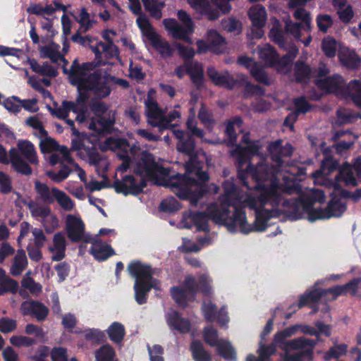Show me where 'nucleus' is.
<instances>
[{
	"instance_id": "obj_1",
	"label": "nucleus",
	"mask_w": 361,
	"mask_h": 361,
	"mask_svg": "<svg viewBox=\"0 0 361 361\" xmlns=\"http://www.w3.org/2000/svg\"><path fill=\"white\" fill-rule=\"evenodd\" d=\"M249 176L255 181L253 192H241L232 181L227 180L223 185L224 192L220 199V206H209L207 214L195 213V226L198 231H208L212 219L224 225L230 232L247 234L264 231L269 219L282 214L302 212L309 221L314 222L339 217L346 209L345 203L335 197L326 209L314 208V202L324 201L323 191L298 184L292 186L288 180L291 178L263 162L255 167L249 165L245 173H238L242 183L251 189L246 181Z\"/></svg>"
},
{
	"instance_id": "obj_2",
	"label": "nucleus",
	"mask_w": 361,
	"mask_h": 361,
	"mask_svg": "<svg viewBox=\"0 0 361 361\" xmlns=\"http://www.w3.org/2000/svg\"><path fill=\"white\" fill-rule=\"evenodd\" d=\"M118 156L123 161L117 169L118 172H125L132 165L134 171L140 176L139 180L133 176H126L121 180L115 181L114 186L118 193L137 195L149 180L158 185L169 188L179 198L189 200L192 204L196 205L206 191L204 184L201 182L207 180L208 176L201 170L195 157H190L185 175L171 176L169 169L155 161L151 154L137 147L118 153Z\"/></svg>"
},
{
	"instance_id": "obj_3",
	"label": "nucleus",
	"mask_w": 361,
	"mask_h": 361,
	"mask_svg": "<svg viewBox=\"0 0 361 361\" xmlns=\"http://www.w3.org/2000/svg\"><path fill=\"white\" fill-rule=\"evenodd\" d=\"M92 68L90 63L79 64L75 60L71 66L69 73L70 82L76 86L78 97L75 102L63 101L60 106L49 108L51 114L59 118L65 119L68 113L73 111L76 114V121L97 134L109 130L113 121H104L102 116L105 114L106 106L104 103L96 101L92 104L91 109L96 116L97 121L87 116L85 102L91 94L98 97H105L110 94L108 85L109 77L99 75L97 73L91 74L88 71Z\"/></svg>"
},
{
	"instance_id": "obj_4",
	"label": "nucleus",
	"mask_w": 361,
	"mask_h": 361,
	"mask_svg": "<svg viewBox=\"0 0 361 361\" xmlns=\"http://www.w3.org/2000/svg\"><path fill=\"white\" fill-rule=\"evenodd\" d=\"M298 333L317 336V330L309 326L295 324L288 326L275 334L273 345L266 347L261 341L258 349L259 357L257 358L250 355L246 361H269V357L275 353L276 346L284 351L281 355V361H303L304 357L312 352L316 343L305 337L288 340V338Z\"/></svg>"
},
{
	"instance_id": "obj_5",
	"label": "nucleus",
	"mask_w": 361,
	"mask_h": 361,
	"mask_svg": "<svg viewBox=\"0 0 361 361\" xmlns=\"http://www.w3.org/2000/svg\"><path fill=\"white\" fill-rule=\"evenodd\" d=\"M129 274L135 279V298L140 305L146 302L147 295L151 288L159 289V282L152 277L151 268L140 262H133L128 266Z\"/></svg>"
},
{
	"instance_id": "obj_6",
	"label": "nucleus",
	"mask_w": 361,
	"mask_h": 361,
	"mask_svg": "<svg viewBox=\"0 0 361 361\" xmlns=\"http://www.w3.org/2000/svg\"><path fill=\"white\" fill-rule=\"evenodd\" d=\"M212 280L210 277L204 274L200 276L197 283L195 279L192 276H187L183 286L171 288V293L176 302L180 307H186L189 302L195 299V295L199 290L204 294H209L212 292L210 286Z\"/></svg>"
},
{
	"instance_id": "obj_7",
	"label": "nucleus",
	"mask_w": 361,
	"mask_h": 361,
	"mask_svg": "<svg viewBox=\"0 0 361 361\" xmlns=\"http://www.w3.org/2000/svg\"><path fill=\"white\" fill-rule=\"evenodd\" d=\"M10 163L12 167L19 173L25 175L32 173V169L23 159L22 156L31 164L37 165L39 159L33 144L26 140L18 141L17 147L9 150Z\"/></svg>"
},
{
	"instance_id": "obj_8",
	"label": "nucleus",
	"mask_w": 361,
	"mask_h": 361,
	"mask_svg": "<svg viewBox=\"0 0 361 361\" xmlns=\"http://www.w3.org/2000/svg\"><path fill=\"white\" fill-rule=\"evenodd\" d=\"M259 59L268 67L274 68L278 72L286 74L290 71L291 62L298 53V49L290 45L288 54L279 59L278 54L269 44H264L257 48Z\"/></svg>"
},
{
	"instance_id": "obj_9",
	"label": "nucleus",
	"mask_w": 361,
	"mask_h": 361,
	"mask_svg": "<svg viewBox=\"0 0 361 361\" xmlns=\"http://www.w3.org/2000/svg\"><path fill=\"white\" fill-rule=\"evenodd\" d=\"M145 111L149 124L161 130L175 126L176 123H171L180 117V114L178 111H173L166 116L157 104L150 99L145 102Z\"/></svg>"
},
{
	"instance_id": "obj_10",
	"label": "nucleus",
	"mask_w": 361,
	"mask_h": 361,
	"mask_svg": "<svg viewBox=\"0 0 361 361\" xmlns=\"http://www.w3.org/2000/svg\"><path fill=\"white\" fill-rule=\"evenodd\" d=\"M178 18L182 22L180 25L175 19L169 18L164 20L165 28L177 39H181L183 41L191 44V39L189 35L194 31L193 23L190 16L184 11L178 12Z\"/></svg>"
},
{
	"instance_id": "obj_11",
	"label": "nucleus",
	"mask_w": 361,
	"mask_h": 361,
	"mask_svg": "<svg viewBox=\"0 0 361 361\" xmlns=\"http://www.w3.org/2000/svg\"><path fill=\"white\" fill-rule=\"evenodd\" d=\"M207 73L212 81L217 85H222L228 88L235 87L238 84L244 87L247 92L261 93L262 90L258 86L250 84L246 77L242 74H238L234 79L228 73H220L213 68H209Z\"/></svg>"
},
{
	"instance_id": "obj_12",
	"label": "nucleus",
	"mask_w": 361,
	"mask_h": 361,
	"mask_svg": "<svg viewBox=\"0 0 361 361\" xmlns=\"http://www.w3.org/2000/svg\"><path fill=\"white\" fill-rule=\"evenodd\" d=\"M136 23L141 30L142 36L162 56L171 55L170 45L155 32L146 16H140L137 18Z\"/></svg>"
},
{
	"instance_id": "obj_13",
	"label": "nucleus",
	"mask_w": 361,
	"mask_h": 361,
	"mask_svg": "<svg viewBox=\"0 0 361 361\" xmlns=\"http://www.w3.org/2000/svg\"><path fill=\"white\" fill-rule=\"evenodd\" d=\"M91 48L95 55V62L94 63L90 62L92 64V68L88 72L91 74L97 73L99 75H100L102 76H107L109 77V81L111 79L109 75L102 74L100 70L96 71H92L93 68L97 65H114L117 61L120 62V59L118 57V51L116 46L114 44H105L103 42H99L97 44L96 47H92Z\"/></svg>"
},
{
	"instance_id": "obj_14",
	"label": "nucleus",
	"mask_w": 361,
	"mask_h": 361,
	"mask_svg": "<svg viewBox=\"0 0 361 361\" xmlns=\"http://www.w3.org/2000/svg\"><path fill=\"white\" fill-rule=\"evenodd\" d=\"M27 207L32 216L40 221L47 232L51 233L59 227V219L49 207L30 202Z\"/></svg>"
},
{
	"instance_id": "obj_15",
	"label": "nucleus",
	"mask_w": 361,
	"mask_h": 361,
	"mask_svg": "<svg viewBox=\"0 0 361 361\" xmlns=\"http://www.w3.org/2000/svg\"><path fill=\"white\" fill-rule=\"evenodd\" d=\"M203 337L205 342L212 347H216L219 354L226 360H233L235 352L231 344L225 340L219 339L217 331L212 326L204 329Z\"/></svg>"
},
{
	"instance_id": "obj_16",
	"label": "nucleus",
	"mask_w": 361,
	"mask_h": 361,
	"mask_svg": "<svg viewBox=\"0 0 361 361\" xmlns=\"http://www.w3.org/2000/svg\"><path fill=\"white\" fill-rule=\"evenodd\" d=\"M39 147L41 152L44 154H50L49 161L51 165L54 166L57 164H63L66 157L70 154L67 147L59 146L55 140L51 137H43L40 138Z\"/></svg>"
},
{
	"instance_id": "obj_17",
	"label": "nucleus",
	"mask_w": 361,
	"mask_h": 361,
	"mask_svg": "<svg viewBox=\"0 0 361 361\" xmlns=\"http://www.w3.org/2000/svg\"><path fill=\"white\" fill-rule=\"evenodd\" d=\"M61 166L62 168L59 172L56 173L52 171H47L46 175L52 181L61 183L68 177L71 172L76 171L78 172V176L80 179L85 184L87 180H85V171L73 161L71 156L65 158L64 162Z\"/></svg>"
},
{
	"instance_id": "obj_18",
	"label": "nucleus",
	"mask_w": 361,
	"mask_h": 361,
	"mask_svg": "<svg viewBox=\"0 0 361 361\" xmlns=\"http://www.w3.org/2000/svg\"><path fill=\"white\" fill-rule=\"evenodd\" d=\"M248 15L252 24L251 37L257 39L262 37L264 35L262 27H264L267 18L264 7L260 5L255 6L250 9Z\"/></svg>"
},
{
	"instance_id": "obj_19",
	"label": "nucleus",
	"mask_w": 361,
	"mask_h": 361,
	"mask_svg": "<svg viewBox=\"0 0 361 361\" xmlns=\"http://www.w3.org/2000/svg\"><path fill=\"white\" fill-rule=\"evenodd\" d=\"M202 310L204 319L209 322L216 321L222 327L226 326L229 322V317L224 307L217 312L214 304L211 301H205Z\"/></svg>"
},
{
	"instance_id": "obj_20",
	"label": "nucleus",
	"mask_w": 361,
	"mask_h": 361,
	"mask_svg": "<svg viewBox=\"0 0 361 361\" xmlns=\"http://www.w3.org/2000/svg\"><path fill=\"white\" fill-rule=\"evenodd\" d=\"M243 142L245 146L238 147L237 149L238 159H239V167L243 169L244 162L246 161L247 158L250 156H257L262 157V152L264 146L259 142H250L247 135H245L243 137Z\"/></svg>"
},
{
	"instance_id": "obj_21",
	"label": "nucleus",
	"mask_w": 361,
	"mask_h": 361,
	"mask_svg": "<svg viewBox=\"0 0 361 361\" xmlns=\"http://www.w3.org/2000/svg\"><path fill=\"white\" fill-rule=\"evenodd\" d=\"M66 231L72 241H79L83 239L85 225L82 219L76 215L69 214L66 218Z\"/></svg>"
},
{
	"instance_id": "obj_22",
	"label": "nucleus",
	"mask_w": 361,
	"mask_h": 361,
	"mask_svg": "<svg viewBox=\"0 0 361 361\" xmlns=\"http://www.w3.org/2000/svg\"><path fill=\"white\" fill-rule=\"evenodd\" d=\"M208 43L203 40L197 42V51L199 53H204L211 51L215 53H220L222 51V47L224 44V39L214 30H211L207 35Z\"/></svg>"
},
{
	"instance_id": "obj_23",
	"label": "nucleus",
	"mask_w": 361,
	"mask_h": 361,
	"mask_svg": "<svg viewBox=\"0 0 361 361\" xmlns=\"http://www.w3.org/2000/svg\"><path fill=\"white\" fill-rule=\"evenodd\" d=\"M186 73L190 75L197 87H200L203 83V71L201 65L197 63H190L180 66L176 70V73L180 78H183Z\"/></svg>"
},
{
	"instance_id": "obj_24",
	"label": "nucleus",
	"mask_w": 361,
	"mask_h": 361,
	"mask_svg": "<svg viewBox=\"0 0 361 361\" xmlns=\"http://www.w3.org/2000/svg\"><path fill=\"white\" fill-rule=\"evenodd\" d=\"M20 311L24 315L35 317L38 321L44 320L48 313V308L43 304L35 301H25L21 304Z\"/></svg>"
},
{
	"instance_id": "obj_25",
	"label": "nucleus",
	"mask_w": 361,
	"mask_h": 361,
	"mask_svg": "<svg viewBox=\"0 0 361 361\" xmlns=\"http://www.w3.org/2000/svg\"><path fill=\"white\" fill-rule=\"evenodd\" d=\"M85 241L92 243L91 254L97 260H105L114 254L113 249L106 243L99 239L98 236L85 239Z\"/></svg>"
},
{
	"instance_id": "obj_26",
	"label": "nucleus",
	"mask_w": 361,
	"mask_h": 361,
	"mask_svg": "<svg viewBox=\"0 0 361 361\" xmlns=\"http://www.w3.org/2000/svg\"><path fill=\"white\" fill-rule=\"evenodd\" d=\"M238 63L241 66L248 68L252 75L259 82L269 83V79L264 69L261 68L252 59L247 56H240Z\"/></svg>"
},
{
	"instance_id": "obj_27",
	"label": "nucleus",
	"mask_w": 361,
	"mask_h": 361,
	"mask_svg": "<svg viewBox=\"0 0 361 361\" xmlns=\"http://www.w3.org/2000/svg\"><path fill=\"white\" fill-rule=\"evenodd\" d=\"M265 148L269 150L272 159L279 165L281 164V158L282 157H289L293 152V147L289 144H286L282 147L281 140H277L269 146L265 147Z\"/></svg>"
},
{
	"instance_id": "obj_28",
	"label": "nucleus",
	"mask_w": 361,
	"mask_h": 361,
	"mask_svg": "<svg viewBox=\"0 0 361 361\" xmlns=\"http://www.w3.org/2000/svg\"><path fill=\"white\" fill-rule=\"evenodd\" d=\"M295 72L297 80L302 82L305 80L306 78H310L312 76H324L329 73V70L325 65L321 64L317 73H312L307 66L302 63H298L295 66Z\"/></svg>"
},
{
	"instance_id": "obj_29",
	"label": "nucleus",
	"mask_w": 361,
	"mask_h": 361,
	"mask_svg": "<svg viewBox=\"0 0 361 361\" xmlns=\"http://www.w3.org/2000/svg\"><path fill=\"white\" fill-rule=\"evenodd\" d=\"M338 59L341 63L348 68H356L360 64V59L354 51L348 47H340L338 50Z\"/></svg>"
},
{
	"instance_id": "obj_30",
	"label": "nucleus",
	"mask_w": 361,
	"mask_h": 361,
	"mask_svg": "<svg viewBox=\"0 0 361 361\" xmlns=\"http://www.w3.org/2000/svg\"><path fill=\"white\" fill-rule=\"evenodd\" d=\"M35 188L39 199L42 201L47 204H52L54 202L56 193L59 190L58 188L55 187L49 188L45 183H41L38 180L35 183Z\"/></svg>"
},
{
	"instance_id": "obj_31",
	"label": "nucleus",
	"mask_w": 361,
	"mask_h": 361,
	"mask_svg": "<svg viewBox=\"0 0 361 361\" xmlns=\"http://www.w3.org/2000/svg\"><path fill=\"white\" fill-rule=\"evenodd\" d=\"M166 322L171 328L181 333L189 331L190 328L189 321L180 317L178 314L174 310H171L167 313Z\"/></svg>"
},
{
	"instance_id": "obj_32",
	"label": "nucleus",
	"mask_w": 361,
	"mask_h": 361,
	"mask_svg": "<svg viewBox=\"0 0 361 361\" xmlns=\"http://www.w3.org/2000/svg\"><path fill=\"white\" fill-rule=\"evenodd\" d=\"M336 168V162L331 159H326L322 161L320 170L312 174L316 184H326V177Z\"/></svg>"
},
{
	"instance_id": "obj_33",
	"label": "nucleus",
	"mask_w": 361,
	"mask_h": 361,
	"mask_svg": "<svg viewBox=\"0 0 361 361\" xmlns=\"http://www.w3.org/2000/svg\"><path fill=\"white\" fill-rule=\"evenodd\" d=\"M173 133L178 140L177 149L179 152L190 155L195 147L193 140L183 130L174 129L173 130Z\"/></svg>"
},
{
	"instance_id": "obj_34",
	"label": "nucleus",
	"mask_w": 361,
	"mask_h": 361,
	"mask_svg": "<svg viewBox=\"0 0 361 361\" xmlns=\"http://www.w3.org/2000/svg\"><path fill=\"white\" fill-rule=\"evenodd\" d=\"M331 3L337 11L340 20L344 23H349L353 18L354 13L347 0H332Z\"/></svg>"
},
{
	"instance_id": "obj_35",
	"label": "nucleus",
	"mask_w": 361,
	"mask_h": 361,
	"mask_svg": "<svg viewBox=\"0 0 361 361\" xmlns=\"http://www.w3.org/2000/svg\"><path fill=\"white\" fill-rule=\"evenodd\" d=\"M66 250V239L64 234L58 233L54 235L53 239V246L50 247V251L54 255L52 259L54 261H59L64 257Z\"/></svg>"
},
{
	"instance_id": "obj_36",
	"label": "nucleus",
	"mask_w": 361,
	"mask_h": 361,
	"mask_svg": "<svg viewBox=\"0 0 361 361\" xmlns=\"http://www.w3.org/2000/svg\"><path fill=\"white\" fill-rule=\"evenodd\" d=\"M294 105L295 111L290 114L284 121V124L289 126L290 128H293V123L296 120L297 115L298 114H305L310 109L308 103L303 97L296 99L294 102Z\"/></svg>"
},
{
	"instance_id": "obj_37",
	"label": "nucleus",
	"mask_w": 361,
	"mask_h": 361,
	"mask_svg": "<svg viewBox=\"0 0 361 361\" xmlns=\"http://www.w3.org/2000/svg\"><path fill=\"white\" fill-rule=\"evenodd\" d=\"M317 85L326 92H337L342 87L343 80L341 76L336 75L330 78L317 80Z\"/></svg>"
},
{
	"instance_id": "obj_38",
	"label": "nucleus",
	"mask_w": 361,
	"mask_h": 361,
	"mask_svg": "<svg viewBox=\"0 0 361 361\" xmlns=\"http://www.w3.org/2000/svg\"><path fill=\"white\" fill-rule=\"evenodd\" d=\"M322 298L325 299V293H324V290L313 288L312 290H307L305 293L300 296L299 302L298 304V307L300 308L310 303L316 302Z\"/></svg>"
},
{
	"instance_id": "obj_39",
	"label": "nucleus",
	"mask_w": 361,
	"mask_h": 361,
	"mask_svg": "<svg viewBox=\"0 0 361 361\" xmlns=\"http://www.w3.org/2000/svg\"><path fill=\"white\" fill-rule=\"evenodd\" d=\"M27 265V260L25 252L19 250L13 259L10 272L13 276H18L25 270Z\"/></svg>"
},
{
	"instance_id": "obj_40",
	"label": "nucleus",
	"mask_w": 361,
	"mask_h": 361,
	"mask_svg": "<svg viewBox=\"0 0 361 361\" xmlns=\"http://www.w3.org/2000/svg\"><path fill=\"white\" fill-rule=\"evenodd\" d=\"M59 45L51 44L48 46L41 47L39 48L40 56L42 58H49L54 62L63 61V55L59 52Z\"/></svg>"
},
{
	"instance_id": "obj_41",
	"label": "nucleus",
	"mask_w": 361,
	"mask_h": 361,
	"mask_svg": "<svg viewBox=\"0 0 361 361\" xmlns=\"http://www.w3.org/2000/svg\"><path fill=\"white\" fill-rule=\"evenodd\" d=\"M106 331L110 340L115 343H121L126 334L124 326L116 322L112 323Z\"/></svg>"
},
{
	"instance_id": "obj_42",
	"label": "nucleus",
	"mask_w": 361,
	"mask_h": 361,
	"mask_svg": "<svg viewBox=\"0 0 361 361\" xmlns=\"http://www.w3.org/2000/svg\"><path fill=\"white\" fill-rule=\"evenodd\" d=\"M145 9L150 15L159 19L162 16L161 10L164 6V3L161 0H142Z\"/></svg>"
},
{
	"instance_id": "obj_43",
	"label": "nucleus",
	"mask_w": 361,
	"mask_h": 361,
	"mask_svg": "<svg viewBox=\"0 0 361 361\" xmlns=\"http://www.w3.org/2000/svg\"><path fill=\"white\" fill-rule=\"evenodd\" d=\"M96 361H117L113 348L109 345H104L94 353Z\"/></svg>"
},
{
	"instance_id": "obj_44",
	"label": "nucleus",
	"mask_w": 361,
	"mask_h": 361,
	"mask_svg": "<svg viewBox=\"0 0 361 361\" xmlns=\"http://www.w3.org/2000/svg\"><path fill=\"white\" fill-rule=\"evenodd\" d=\"M337 182L343 180L347 185L355 186L357 180L353 176L352 168L348 164H344L339 172V176L336 178Z\"/></svg>"
},
{
	"instance_id": "obj_45",
	"label": "nucleus",
	"mask_w": 361,
	"mask_h": 361,
	"mask_svg": "<svg viewBox=\"0 0 361 361\" xmlns=\"http://www.w3.org/2000/svg\"><path fill=\"white\" fill-rule=\"evenodd\" d=\"M195 361H209L210 355L204 350L200 341H193L190 346Z\"/></svg>"
},
{
	"instance_id": "obj_46",
	"label": "nucleus",
	"mask_w": 361,
	"mask_h": 361,
	"mask_svg": "<svg viewBox=\"0 0 361 361\" xmlns=\"http://www.w3.org/2000/svg\"><path fill=\"white\" fill-rule=\"evenodd\" d=\"M340 47L337 42L331 37L324 38L322 42V49L328 57H334Z\"/></svg>"
},
{
	"instance_id": "obj_47",
	"label": "nucleus",
	"mask_w": 361,
	"mask_h": 361,
	"mask_svg": "<svg viewBox=\"0 0 361 361\" xmlns=\"http://www.w3.org/2000/svg\"><path fill=\"white\" fill-rule=\"evenodd\" d=\"M271 28L269 32V37L280 47H283V36L280 30L279 21L276 18H271Z\"/></svg>"
},
{
	"instance_id": "obj_48",
	"label": "nucleus",
	"mask_w": 361,
	"mask_h": 361,
	"mask_svg": "<svg viewBox=\"0 0 361 361\" xmlns=\"http://www.w3.org/2000/svg\"><path fill=\"white\" fill-rule=\"evenodd\" d=\"M55 201L59 204L61 207L66 211H71L74 208V203L72 200L63 191L59 190Z\"/></svg>"
},
{
	"instance_id": "obj_49",
	"label": "nucleus",
	"mask_w": 361,
	"mask_h": 361,
	"mask_svg": "<svg viewBox=\"0 0 361 361\" xmlns=\"http://www.w3.org/2000/svg\"><path fill=\"white\" fill-rule=\"evenodd\" d=\"M26 125L36 130L35 133L40 138L45 137L47 135L46 130L44 129L42 122L36 116H31L25 121Z\"/></svg>"
},
{
	"instance_id": "obj_50",
	"label": "nucleus",
	"mask_w": 361,
	"mask_h": 361,
	"mask_svg": "<svg viewBox=\"0 0 361 361\" xmlns=\"http://www.w3.org/2000/svg\"><path fill=\"white\" fill-rule=\"evenodd\" d=\"M9 342L13 346L21 348L32 345L35 343V340L25 336L14 335L10 337Z\"/></svg>"
},
{
	"instance_id": "obj_51",
	"label": "nucleus",
	"mask_w": 361,
	"mask_h": 361,
	"mask_svg": "<svg viewBox=\"0 0 361 361\" xmlns=\"http://www.w3.org/2000/svg\"><path fill=\"white\" fill-rule=\"evenodd\" d=\"M77 20L85 31H87L94 23V20L90 18L89 13L85 8H80L79 9Z\"/></svg>"
},
{
	"instance_id": "obj_52",
	"label": "nucleus",
	"mask_w": 361,
	"mask_h": 361,
	"mask_svg": "<svg viewBox=\"0 0 361 361\" xmlns=\"http://www.w3.org/2000/svg\"><path fill=\"white\" fill-rule=\"evenodd\" d=\"M294 17L303 23L302 28L305 30L309 31L310 30L312 18L306 10L303 8L295 10Z\"/></svg>"
},
{
	"instance_id": "obj_53",
	"label": "nucleus",
	"mask_w": 361,
	"mask_h": 361,
	"mask_svg": "<svg viewBox=\"0 0 361 361\" xmlns=\"http://www.w3.org/2000/svg\"><path fill=\"white\" fill-rule=\"evenodd\" d=\"M347 352V346L344 344L338 345L332 347L330 350L324 355V360L329 361L333 358H338L339 357L345 355Z\"/></svg>"
},
{
	"instance_id": "obj_54",
	"label": "nucleus",
	"mask_w": 361,
	"mask_h": 361,
	"mask_svg": "<svg viewBox=\"0 0 361 361\" xmlns=\"http://www.w3.org/2000/svg\"><path fill=\"white\" fill-rule=\"evenodd\" d=\"M324 293H325V300L326 301L336 300L338 296L346 294L343 285L324 290Z\"/></svg>"
},
{
	"instance_id": "obj_55",
	"label": "nucleus",
	"mask_w": 361,
	"mask_h": 361,
	"mask_svg": "<svg viewBox=\"0 0 361 361\" xmlns=\"http://www.w3.org/2000/svg\"><path fill=\"white\" fill-rule=\"evenodd\" d=\"M20 101V99L18 97L13 96L4 100V106L9 112L16 114L21 110Z\"/></svg>"
},
{
	"instance_id": "obj_56",
	"label": "nucleus",
	"mask_w": 361,
	"mask_h": 361,
	"mask_svg": "<svg viewBox=\"0 0 361 361\" xmlns=\"http://www.w3.org/2000/svg\"><path fill=\"white\" fill-rule=\"evenodd\" d=\"M16 328V320L8 317H2L0 319V331L1 333L9 334L14 331Z\"/></svg>"
},
{
	"instance_id": "obj_57",
	"label": "nucleus",
	"mask_w": 361,
	"mask_h": 361,
	"mask_svg": "<svg viewBox=\"0 0 361 361\" xmlns=\"http://www.w3.org/2000/svg\"><path fill=\"white\" fill-rule=\"evenodd\" d=\"M349 89L352 92H355L353 95V100L355 103L361 107V81L354 80L350 82Z\"/></svg>"
},
{
	"instance_id": "obj_58",
	"label": "nucleus",
	"mask_w": 361,
	"mask_h": 361,
	"mask_svg": "<svg viewBox=\"0 0 361 361\" xmlns=\"http://www.w3.org/2000/svg\"><path fill=\"white\" fill-rule=\"evenodd\" d=\"M242 121L240 118H235L234 121L228 122L226 128V133L231 138V142L234 141L236 138L235 129H240L241 127Z\"/></svg>"
},
{
	"instance_id": "obj_59",
	"label": "nucleus",
	"mask_w": 361,
	"mask_h": 361,
	"mask_svg": "<svg viewBox=\"0 0 361 361\" xmlns=\"http://www.w3.org/2000/svg\"><path fill=\"white\" fill-rule=\"evenodd\" d=\"M343 286L346 294L350 293L353 296H356L358 294V290L361 288V278L355 279Z\"/></svg>"
},
{
	"instance_id": "obj_60",
	"label": "nucleus",
	"mask_w": 361,
	"mask_h": 361,
	"mask_svg": "<svg viewBox=\"0 0 361 361\" xmlns=\"http://www.w3.org/2000/svg\"><path fill=\"white\" fill-rule=\"evenodd\" d=\"M52 361H68L66 349L62 347L54 348L50 352Z\"/></svg>"
},
{
	"instance_id": "obj_61",
	"label": "nucleus",
	"mask_w": 361,
	"mask_h": 361,
	"mask_svg": "<svg viewBox=\"0 0 361 361\" xmlns=\"http://www.w3.org/2000/svg\"><path fill=\"white\" fill-rule=\"evenodd\" d=\"M317 25L320 30L326 32L333 24V20L329 15H319L317 18Z\"/></svg>"
},
{
	"instance_id": "obj_62",
	"label": "nucleus",
	"mask_w": 361,
	"mask_h": 361,
	"mask_svg": "<svg viewBox=\"0 0 361 361\" xmlns=\"http://www.w3.org/2000/svg\"><path fill=\"white\" fill-rule=\"evenodd\" d=\"M161 208L164 212H175L180 208L179 203L173 197L162 201Z\"/></svg>"
},
{
	"instance_id": "obj_63",
	"label": "nucleus",
	"mask_w": 361,
	"mask_h": 361,
	"mask_svg": "<svg viewBox=\"0 0 361 361\" xmlns=\"http://www.w3.org/2000/svg\"><path fill=\"white\" fill-rule=\"evenodd\" d=\"M89 159L92 164H94L98 167H101L103 169H106L107 168L108 164L106 160L98 153L90 152Z\"/></svg>"
},
{
	"instance_id": "obj_64",
	"label": "nucleus",
	"mask_w": 361,
	"mask_h": 361,
	"mask_svg": "<svg viewBox=\"0 0 361 361\" xmlns=\"http://www.w3.org/2000/svg\"><path fill=\"white\" fill-rule=\"evenodd\" d=\"M301 27H302V26L299 23H293L290 20L286 21V31L298 40L300 39V31Z\"/></svg>"
}]
</instances>
